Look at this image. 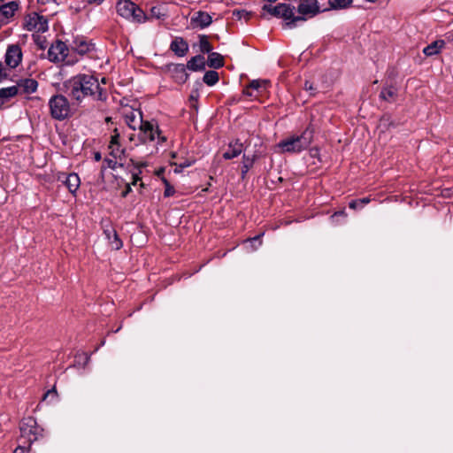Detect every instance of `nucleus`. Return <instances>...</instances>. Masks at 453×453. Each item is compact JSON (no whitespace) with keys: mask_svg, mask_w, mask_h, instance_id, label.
Instances as JSON below:
<instances>
[{"mask_svg":"<svg viewBox=\"0 0 453 453\" xmlns=\"http://www.w3.org/2000/svg\"><path fill=\"white\" fill-rule=\"evenodd\" d=\"M170 49L178 57H184L188 51V45L187 42L181 37H176L170 45Z\"/></svg>","mask_w":453,"mask_h":453,"instance_id":"19","label":"nucleus"},{"mask_svg":"<svg viewBox=\"0 0 453 453\" xmlns=\"http://www.w3.org/2000/svg\"><path fill=\"white\" fill-rule=\"evenodd\" d=\"M199 48L203 53H211L212 47L209 42L208 36L205 35H199Z\"/></svg>","mask_w":453,"mask_h":453,"instance_id":"29","label":"nucleus"},{"mask_svg":"<svg viewBox=\"0 0 453 453\" xmlns=\"http://www.w3.org/2000/svg\"><path fill=\"white\" fill-rule=\"evenodd\" d=\"M444 46L445 42L443 40H437L425 47L423 53L428 57L434 56L438 54Z\"/></svg>","mask_w":453,"mask_h":453,"instance_id":"25","label":"nucleus"},{"mask_svg":"<svg viewBox=\"0 0 453 453\" xmlns=\"http://www.w3.org/2000/svg\"><path fill=\"white\" fill-rule=\"evenodd\" d=\"M212 22L211 15L205 12H196L190 19V26L193 28L203 29L209 27Z\"/></svg>","mask_w":453,"mask_h":453,"instance_id":"10","label":"nucleus"},{"mask_svg":"<svg viewBox=\"0 0 453 453\" xmlns=\"http://www.w3.org/2000/svg\"><path fill=\"white\" fill-rule=\"evenodd\" d=\"M203 81L209 86H213L219 81V74L215 71H208L203 75Z\"/></svg>","mask_w":453,"mask_h":453,"instance_id":"30","label":"nucleus"},{"mask_svg":"<svg viewBox=\"0 0 453 453\" xmlns=\"http://www.w3.org/2000/svg\"><path fill=\"white\" fill-rule=\"evenodd\" d=\"M95 159H96V161H99V160L101 159V155H100V153H99V152H96V153L95 154Z\"/></svg>","mask_w":453,"mask_h":453,"instance_id":"51","label":"nucleus"},{"mask_svg":"<svg viewBox=\"0 0 453 453\" xmlns=\"http://www.w3.org/2000/svg\"><path fill=\"white\" fill-rule=\"evenodd\" d=\"M250 242H258V245H261L260 235L255 236L252 239L249 240Z\"/></svg>","mask_w":453,"mask_h":453,"instance_id":"46","label":"nucleus"},{"mask_svg":"<svg viewBox=\"0 0 453 453\" xmlns=\"http://www.w3.org/2000/svg\"><path fill=\"white\" fill-rule=\"evenodd\" d=\"M130 19L137 23H143L148 20L149 18L145 12L138 5H136L134 9V12H132V14L130 15Z\"/></svg>","mask_w":453,"mask_h":453,"instance_id":"28","label":"nucleus"},{"mask_svg":"<svg viewBox=\"0 0 453 453\" xmlns=\"http://www.w3.org/2000/svg\"><path fill=\"white\" fill-rule=\"evenodd\" d=\"M16 87H19V94H31L36 91L38 82L35 79H21Z\"/></svg>","mask_w":453,"mask_h":453,"instance_id":"15","label":"nucleus"},{"mask_svg":"<svg viewBox=\"0 0 453 453\" xmlns=\"http://www.w3.org/2000/svg\"><path fill=\"white\" fill-rule=\"evenodd\" d=\"M264 9L274 16L280 17L287 20L286 26L289 28L296 27L297 22L299 21L306 20L303 16H296L294 13V7H291L289 4H279L273 7L265 5Z\"/></svg>","mask_w":453,"mask_h":453,"instance_id":"3","label":"nucleus"},{"mask_svg":"<svg viewBox=\"0 0 453 453\" xmlns=\"http://www.w3.org/2000/svg\"><path fill=\"white\" fill-rule=\"evenodd\" d=\"M19 7V2L12 1L0 6V23L6 24Z\"/></svg>","mask_w":453,"mask_h":453,"instance_id":"11","label":"nucleus"},{"mask_svg":"<svg viewBox=\"0 0 453 453\" xmlns=\"http://www.w3.org/2000/svg\"><path fill=\"white\" fill-rule=\"evenodd\" d=\"M150 16L157 19H164L166 17L165 9L160 5L153 6L150 8Z\"/></svg>","mask_w":453,"mask_h":453,"instance_id":"33","label":"nucleus"},{"mask_svg":"<svg viewBox=\"0 0 453 453\" xmlns=\"http://www.w3.org/2000/svg\"><path fill=\"white\" fill-rule=\"evenodd\" d=\"M24 27L27 31L43 33L48 30V21L43 16L32 12L25 18Z\"/></svg>","mask_w":453,"mask_h":453,"instance_id":"6","label":"nucleus"},{"mask_svg":"<svg viewBox=\"0 0 453 453\" xmlns=\"http://www.w3.org/2000/svg\"><path fill=\"white\" fill-rule=\"evenodd\" d=\"M174 73L176 74V78L179 79L181 82H185L188 77L184 65L179 64L174 65Z\"/></svg>","mask_w":453,"mask_h":453,"instance_id":"32","label":"nucleus"},{"mask_svg":"<svg viewBox=\"0 0 453 453\" xmlns=\"http://www.w3.org/2000/svg\"><path fill=\"white\" fill-rule=\"evenodd\" d=\"M8 76L7 69L4 67V65L2 62H0V81L6 79Z\"/></svg>","mask_w":453,"mask_h":453,"instance_id":"39","label":"nucleus"},{"mask_svg":"<svg viewBox=\"0 0 453 453\" xmlns=\"http://www.w3.org/2000/svg\"><path fill=\"white\" fill-rule=\"evenodd\" d=\"M297 10L299 16H303L306 19L314 17L320 12L317 0H301Z\"/></svg>","mask_w":453,"mask_h":453,"instance_id":"9","label":"nucleus"},{"mask_svg":"<svg viewBox=\"0 0 453 453\" xmlns=\"http://www.w3.org/2000/svg\"><path fill=\"white\" fill-rule=\"evenodd\" d=\"M193 162H194L193 160L192 161L191 160H184V161L180 162V164L174 163V165H178L181 170V169L190 166L193 164Z\"/></svg>","mask_w":453,"mask_h":453,"instance_id":"40","label":"nucleus"},{"mask_svg":"<svg viewBox=\"0 0 453 453\" xmlns=\"http://www.w3.org/2000/svg\"><path fill=\"white\" fill-rule=\"evenodd\" d=\"M104 232L113 250H118L122 247V242L119 238V235L114 228H105Z\"/></svg>","mask_w":453,"mask_h":453,"instance_id":"20","label":"nucleus"},{"mask_svg":"<svg viewBox=\"0 0 453 453\" xmlns=\"http://www.w3.org/2000/svg\"><path fill=\"white\" fill-rule=\"evenodd\" d=\"M187 68L191 71H202L205 68V60L202 55H196L188 62Z\"/></svg>","mask_w":453,"mask_h":453,"instance_id":"24","label":"nucleus"},{"mask_svg":"<svg viewBox=\"0 0 453 453\" xmlns=\"http://www.w3.org/2000/svg\"><path fill=\"white\" fill-rule=\"evenodd\" d=\"M254 157H250L247 155H243L242 157V178L246 175L249 170L252 167L254 164Z\"/></svg>","mask_w":453,"mask_h":453,"instance_id":"31","label":"nucleus"},{"mask_svg":"<svg viewBox=\"0 0 453 453\" xmlns=\"http://www.w3.org/2000/svg\"><path fill=\"white\" fill-rule=\"evenodd\" d=\"M57 395V392L54 388L47 391V393L44 395V398L50 396V395Z\"/></svg>","mask_w":453,"mask_h":453,"instance_id":"47","label":"nucleus"},{"mask_svg":"<svg viewBox=\"0 0 453 453\" xmlns=\"http://www.w3.org/2000/svg\"><path fill=\"white\" fill-rule=\"evenodd\" d=\"M102 82H103V83H105V78H103V79H102Z\"/></svg>","mask_w":453,"mask_h":453,"instance_id":"54","label":"nucleus"},{"mask_svg":"<svg viewBox=\"0 0 453 453\" xmlns=\"http://www.w3.org/2000/svg\"><path fill=\"white\" fill-rule=\"evenodd\" d=\"M371 199L369 197H364L357 200H352L349 203V207L350 209H357V208H362L365 204L369 203Z\"/></svg>","mask_w":453,"mask_h":453,"instance_id":"34","label":"nucleus"},{"mask_svg":"<svg viewBox=\"0 0 453 453\" xmlns=\"http://www.w3.org/2000/svg\"><path fill=\"white\" fill-rule=\"evenodd\" d=\"M66 93L75 101L81 102L90 96L93 100L104 102L107 91L100 87L98 80L90 74H77L64 83Z\"/></svg>","mask_w":453,"mask_h":453,"instance_id":"1","label":"nucleus"},{"mask_svg":"<svg viewBox=\"0 0 453 453\" xmlns=\"http://www.w3.org/2000/svg\"><path fill=\"white\" fill-rule=\"evenodd\" d=\"M19 94V87L11 86L8 88H3L0 89V110L3 105L12 97H14Z\"/></svg>","mask_w":453,"mask_h":453,"instance_id":"22","label":"nucleus"},{"mask_svg":"<svg viewBox=\"0 0 453 453\" xmlns=\"http://www.w3.org/2000/svg\"><path fill=\"white\" fill-rule=\"evenodd\" d=\"M156 135L157 136V139H158V142H159V143H162V142H165V141H166V137H165V136H164V135H161V134H160V130H159V129H158V133H157V134H156Z\"/></svg>","mask_w":453,"mask_h":453,"instance_id":"44","label":"nucleus"},{"mask_svg":"<svg viewBox=\"0 0 453 453\" xmlns=\"http://www.w3.org/2000/svg\"><path fill=\"white\" fill-rule=\"evenodd\" d=\"M19 430L20 441L24 440L22 443H27V448L42 435V429L37 426L36 420L32 417L22 419Z\"/></svg>","mask_w":453,"mask_h":453,"instance_id":"4","label":"nucleus"},{"mask_svg":"<svg viewBox=\"0 0 453 453\" xmlns=\"http://www.w3.org/2000/svg\"><path fill=\"white\" fill-rule=\"evenodd\" d=\"M129 192H131V187L127 185L126 190L122 192V197H126Z\"/></svg>","mask_w":453,"mask_h":453,"instance_id":"48","label":"nucleus"},{"mask_svg":"<svg viewBox=\"0 0 453 453\" xmlns=\"http://www.w3.org/2000/svg\"><path fill=\"white\" fill-rule=\"evenodd\" d=\"M243 150V144L239 141L235 140L228 144L226 150L223 153L225 159H232L242 154Z\"/></svg>","mask_w":453,"mask_h":453,"instance_id":"17","label":"nucleus"},{"mask_svg":"<svg viewBox=\"0 0 453 453\" xmlns=\"http://www.w3.org/2000/svg\"><path fill=\"white\" fill-rule=\"evenodd\" d=\"M27 447L23 445H19L13 453H25Z\"/></svg>","mask_w":453,"mask_h":453,"instance_id":"43","label":"nucleus"},{"mask_svg":"<svg viewBox=\"0 0 453 453\" xmlns=\"http://www.w3.org/2000/svg\"><path fill=\"white\" fill-rule=\"evenodd\" d=\"M304 89L306 91H309L311 95H315L317 91V87L314 86L313 82L306 81L304 83Z\"/></svg>","mask_w":453,"mask_h":453,"instance_id":"38","label":"nucleus"},{"mask_svg":"<svg viewBox=\"0 0 453 453\" xmlns=\"http://www.w3.org/2000/svg\"><path fill=\"white\" fill-rule=\"evenodd\" d=\"M141 179L140 177L138 176V174H134L133 175V181H132V184L133 185H135L137 183V181H139Z\"/></svg>","mask_w":453,"mask_h":453,"instance_id":"49","label":"nucleus"},{"mask_svg":"<svg viewBox=\"0 0 453 453\" xmlns=\"http://www.w3.org/2000/svg\"><path fill=\"white\" fill-rule=\"evenodd\" d=\"M267 84H268V81L265 80H253L250 82L249 86L243 90V93L246 96H252L254 95L250 91V89L261 91L262 89L266 88Z\"/></svg>","mask_w":453,"mask_h":453,"instance_id":"23","label":"nucleus"},{"mask_svg":"<svg viewBox=\"0 0 453 453\" xmlns=\"http://www.w3.org/2000/svg\"><path fill=\"white\" fill-rule=\"evenodd\" d=\"M113 134L111 135V142H110V145H118V144H120L119 143V138H120V135L118 132V129L115 128L114 131H113Z\"/></svg>","mask_w":453,"mask_h":453,"instance_id":"37","label":"nucleus"},{"mask_svg":"<svg viewBox=\"0 0 453 453\" xmlns=\"http://www.w3.org/2000/svg\"><path fill=\"white\" fill-rule=\"evenodd\" d=\"M109 149L111 150V155L115 158L120 157L125 153V149L121 148L120 144L109 145Z\"/></svg>","mask_w":453,"mask_h":453,"instance_id":"35","label":"nucleus"},{"mask_svg":"<svg viewBox=\"0 0 453 453\" xmlns=\"http://www.w3.org/2000/svg\"><path fill=\"white\" fill-rule=\"evenodd\" d=\"M125 122L133 130L141 129L145 121L142 119L141 111H130L125 114Z\"/></svg>","mask_w":453,"mask_h":453,"instance_id":"14","label":"nucleus"},{"mask_svg":"<svg viewBox=\"0 0 453 453\" xmlns=\"http://www.w3.org/2000/svg\"><path fill=\"white\" fill-rule=\"evenodd\" d=\"M314 130L307 127L300 135H293L279 142L283 152L298 153L306 150L313 140Z\"/></svg>","mask_w":453,"mask_h":453,"instance_id":"2","label":"nucleus"},{"mask_svg":"<svg viewBox=\"0 0 453 453\" xmlns=\"http://www.w3.org/2000/svg\"><path fill=\"white\" fill-rule=\"evenodd\" d=\"M338 215H340V216H345L346 214H345V211H338V212H335V213L334 214V216H333V217H335V216H338Z\"/></svg>","mask_w":453,"mask_h":453,"instance_id":"50","label":"nucleus"},{"mask_svg":"<svg viewBox=\"0 0 453 453\" xmlns=\"http://www.w3.org/2000/svg\"><path fill=\"white\" fill-rule=\"evenodd\" d=\"M172 157H173V158H175V157H176V154H175L174 152H173V153H172Z\"/></svg>","mask_w":453,"mask_h":453,"instance_id":"53","label":"nucleus"},{"mask_svg":"<svg viewBox=\"0 0 453 453\" xmlns=\"http://www.w3.org/2000/svg\"><path fill=\"white\" fill-rule=\"evenodd\" d=\"M173 193H174V189L172 187L167 186L165 190L164 195H165V196L168 197V196H173Z\"/></svg>","mask_w":453,"mask_h":453,"instance_id":"41","label":"nucleus"},{"mask_svg":"<svg viewBox=\"0 0 453 453\" xmlns=\"http://www.w3.org/2000/svg\"><path fill=\"white\" fill-rule=\"evenodd\" d=\"M67 55L68 48L62 41H57L48 50L49 59L54 63L65 61Z\"/></svg>","mask_w":453,"mask_h":453,"instance_id":"7","label":"nucleus"},{"mask_svg":"<svg viewBox=\"0 0 453 453\" xmlns=\"http://www.w3.org/2000/svg\"><path fill=\"white\" fill-rule=\"evenodd\" d=\"M397 96L398 91L394 86L384 87L380 94V98L388 103L395 102L397 100Z\"/></svg>","mask_w":453,"mask_h":453,"instance_id":"21","label":"nucleus"},{"mask_svg":"<svg viewBox=\"0 0 453 453\" xmlns=\"http://www.w3.org/2000/svg\"><path fill=\"white\" fill-rule=\"evenodd\" d=\"M387 120L388 119H381L380 126L384 125Z\"/></svg>","mask_w":453,"mask_h":453,"instance_id":"52","label":"nucleus"},{"mask_svg":"<svg viewBox=\"0 0 453 453\" xmlns=\"http://www.w3.org/2000/svg\"><path fill=\"white\" fill-rule=\"evenodd\" d=\"M140 141L142 143L153 142L156 139L157 133H158V127H156L155 128L153 124L149 121H145L140 129Z\"/></svg>","mask_w":453,"mask_h":453,"instance_id":"12","label":"nucleus"},{"mask_svg":"<svg viewBox=\"0 0 453 453\" xmlns=\"http://www.w3.org/2000/svg\"><path fill=\"white\" fill-rule=\"evenodd\" d=\"M104 0H86V2L89 4H101Z\"/></svg>","mask_w":453,"mask_h":453,"instance_id":"45","label":"nucleus"},{"mask_svg":"<svg viewBox=\"0 0 453 453\" xmlns=\"http://www.w3.org/2000/svg\"><path fill=\"white\" fill-rule=\"evenodd\" d=\"M135 6L136 4L130 0H120L118 2L116 9L119 15L127 19H130V15Z\"/></svg>","mask_w":453,"mask_h":453,"instance_id":"16","label":"nucleus"},{"mask_svg":"<svg viewBox=\"0 0 453 453\" xmlns=\"http://www.w3.org/2000/svg\"><path fill=\"white\" fill-rule=\"evenodd\" d=\"M78 357L80 358H83L84 359V366L89 362L90 360V355L87 354V353H82L81 355H80Z\"/></svg>","mask_w":453,"mask_h":453,"instance_id":"42","label":"nucleus"},{"mask_svg":"<svg viewBox=\"0 0 453 453\" xmlns=\"http://www.w3.org/2000/svg\"><path fill=\"white\" fill-rule=\"evenodd\" d=\"M354 0H328V8L326 10H344L349 8Z\"/></svg>","mask_w":453,"mask_h":453,"instance_id":"26","label":"nucleus"},{"mask_svg":"<svg viewBox=\"0 0 453 453\" xmlns=\"http://www.w3.org/2000/svg\"><path fill=\"white\" fill-rule=\"evenodd\" d=\"M207 64L212 68H220L224 65L223 57L218 52H211L208 56Z\"/></svg>","mask_w":453,"mask_h":453,"instance_id":"27","label":"nucleus"},{"mask_svg":"<svg viewBox=\"0 0 453 453\" xmlns=\"http://www.w3.org/2000/svg\"><path fill=\"white\" fill-rule=\"evenodd\" d=\"M21 60L22 51L20 47L18 44L9 45L4 57L6 65L11 69L16 68Z\"/></svg>","mask_w":453,"mask_h":453,"instance_id":"8","label":"nucleus"},{"mask_svg":"<svg viewBox=\"0 0 453 453\" xmlns=\"http://www.w3.org/2000/svg\"><path fill=\"white\" fill-rule=\"evenodd\" d=\"M50 115L54 119L63 120L70 114V104L63 95H55L49 101Z\"/></svg>","mask_w":453,"mask_h":453,"instance_id":"5","label":"nucleus"},{"mask_svg":"<svg viewBox=\"0 0 453 453\" xmlns=\"http://www.w3.org/2000/svg\"><path fill=\"white\" fill-rule=\"evenodd\" d=\"M58 179L66 186L72 194H75L81 185L80 177L74 173L69 174L63 173Z\"/></svg>","mask_w":453,"mask_h":453,"instance_id":"13","label":"nucleus"},{"mask_svg":"<svg viewBox=\"0 0 453 453\" xmlns=\"http://www.w3.org/2000/svg\"><path fill=\"white\" fill-rule=\"evenodd\" d=\"M233 16L235 17L237 19H242V18L248 19L250 17V12L246 10H234L233 11Z\"/></svg>","mask_w":453,"mask_h":453,"instance_id":"36","label":"nucleus"},{"mask_svg":"<svg viewBox=\"0 0 453 453\" xmlns=\"http://www.w3.org/2000/svg\"><path fill=\"white\" fill-rule=\"evenodd\" d=\"M72 49L80 55H84L93 49V44L89 43L83 37H77L73 40Z\"/></svg>","mask_w":453,"mask_h":453,"instance_id":"18","label":"nucleus"}]
</instances>
